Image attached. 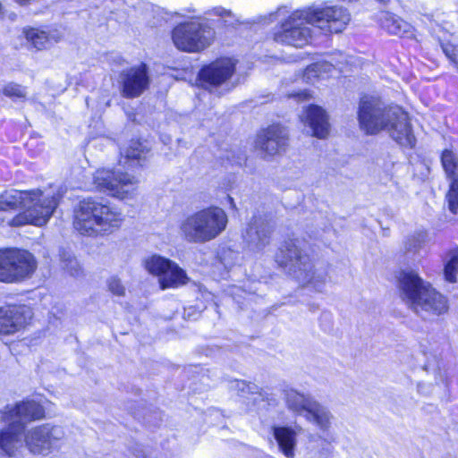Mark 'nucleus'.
Masks as SVG:
<instances>
[{"label":"nucleus","mask_w":458,"mask_h":458,"mask_svg":"<svg viewBox=\"0 0 458 458\" xmlns=\"http://www.w3.org/2000/svg\"><path fill=\"white\" fill-rule=\"evenodd\" d=\"M360 129L375 135L386 131L400 146L412 148L416 144L408 114L398 106H386L378 98L364 96L358 110Z\"/></svg>","instance_id":"obj_1"},{"label":"nucleus","mask_w":458,"mask_h":458,"mask_svg":"<svg viewBox=\"0 0 458 458\" xmlns=\"http://www.w3.org/2000/svg\"><path fill=\"white\" fill-rule=\"evenodd\" d=\"M350 13L339 6L310 7L294 12L282 24V30L275 34V40L282 44L301 47L311 38V30L307 24L331 33L342 32L350 21Z\"/></svg>","instance_id":"obj_2"},{"label":"nucleus","mask_w":458,"mask_h":458,"mask_svg":"<svg viewBox=\"0 0 458 458\" xmlns=\"http://www.w3.org/2000/svg\"><path fill=\"white\" fill-rule=\"evenodd\" d=\"M277 265L302 286H310L321 292L327 281V273L317 267L305 250V242L298 238L285 240L275 257Z\"/></svg>","instance_id":"obj_3"},{"label":"nucleus","mask_w":458,"mask_h":458,"mask_svg":"<svg viewBox=\"0 0 458 458\" xmlns=\"http://www.w3.org/2000/svg\"><path fill=\"white\" fill-rule=\"evenodd\" d=\"M403 302L423 319L446 312L447 300L413 270H402L397 276Z\"/></svg>","instance_id":"obj_4"},{"label":"nucleus","mask_w":458,"mask_h":458,"mask_svg":"<svg viewBox=\"0 0 458 458\" xmlns=\"http://www.w3.org/2000/svg\"><path fill=\"white\" fill-rule=\"evenodd\" d=\"M123 221L120 210L91 198L84 199L75 210L74 227L81 234H109L119 229Z\"/></svg>","instance_id":"obj_5"},{"label":"nucleus","mask_w":458,"mask_h":458,"mask_svg":"<svg viewBox=\"0 0 458 458\" xmlns=\"http://www.w3.org/2000/svg\"><path fill=\"white\" fill-rule=\"evenodd\" d=\"M227 216L218 207L203 208L188 216L180 225L183 240L191 243H205L216 238L226 227Z\"/></svg>","instance_id":"obj_6"},{"label":"nucleus","mask_w":458,"mask_h":458,"mask_svg":"<svg viewBox=\"0 0 458 458\" xmlns=\"http://www.w3.org/2000/svg\"><path fill=\"white\" fill-rule=\"evenodd\" d=\"M23 192L30 194V198L22 199L21 203L24 211L13 217L9 225L13 226H20L25 224H32L38 226L46 225L57 207L56 198L45 196L38 189L23 191Z\"/></svg>","instance_id":"obj_7"},{"label":"nucleus","mask_w":458,"mask_h":458,"mask_svg":"<svg viewBox=\"0 0 458 458\" xmlns=\"http://www.w3.org/2000/svg\"><path fill=\"white\" fill-rule=\"evenodd\" d=\"M213 30L199 21H189L177 25L172 32L175 47L185 52H199L208 47L213 38Z\"/></svg>","instance_id":"obj_8"},{"label":"nucleus","mask_w":458,"mask_h":458,"mask_svg":"<svg viewBox=\"0 0 458 458\" xmlns=\"http://www.w3.org/2000/svg\"><path fill=\"white\" fill-rule=\"evenodd\" d=\"M94 183L98 191L123 199L133 192L138 180L127 172H122L120 168H103L96 172Z\"/></svg>","instance_id":"obj_9"},{"label":"nucleus","mask_w":458,"mask_h":458,"mask_svg":"<svg viewBox=\"0 0 458 458\" xmlns=\"http://www.w3.org/2000/svg\"><path fill=\"white\" fill-rule=\"evenodd\" d=\"M64 437V431L62 427L44 424L27 431L24 443L32 454H47L58 446Z\"/></svg>","instance_id":"obj_10"},{"label":"nucleus","mask_w":458,"mask_h":458,"mask_svg":"<svg viewBox=\"0 0 458 458\" xmlns=\"http://www.w3.org/2000/svg\"><path fill=\"white\" fill-rule=\"evenodd\" d=\"M146 268L158 276L162 289L177 287L187 281L186 273L176 263L161 256L154 255L148 259Z\"/></svg>","instance_id":"obj_11"},{"label":"nucleus","mask_w":458,"mask_h":458,"mask_svg":"<svg viewBox=\"0 0 458 458\" xmlns=\"http://www.w3.org/2000/svg\"><path fill=\"white\" fill-rule=\"evenodd\" d=\"M235 64L231 59H219L204 66L199 72L200 87L209 91L225 83L234 72Z\"/></svg>","instance_id":"obj_12"},{"label":"nucleus","mask_w":458,"mask_h":458,"mask_svg":"<svg viewBox=\"0 0 458 458\" xmlns=\"http://www.w3.org/2000/svg\"><path fill=\"white\" fill-rule=\"evenodd\" d=\"M121 94L127 98L140 97L149 86L148 67L142 64L124 70L120 74Z\"/></svg>","instance_id":"obj_13"},{"label":"nucleus","mask_w":458,"mask_h":458,"mask_svg":"<svg viewBox=\"0 0 458 458\" xmlns=\"http://www.w3.org/2000/svg\"><path fill=\"white\" fill-rule=\"evenodd\" d=\"M274 225L262 216H254L242 233V238L248 249L260 251L269 243Z\"/></svg>","instance_id":"obj_14"},{"label":"nucleus","mask_w":458,"mask_h":458,"mask_svg":"<svg viewBox=\"0 0 458 458\" xmlns=\"http://www.w3.org/2000/svg\"><path fill=\"white\" fill-rule=\"evenodd\" d=\"M288 140V131L285 128L272 125L258 135L256 147L265 156H275L285 150Z\"/></svg>","instance_id":"obj_15"},{"label":"nucleus","mask_w":458,"mask_h":458,"mask_svg":"<svg viewBox=\"0 0 458 458\" xmlns=\"http://www.w3.org/2000/svg\"><path fill=\"white\" fill-rule=\"evenodd\" d=\"M441 163L447 176L452 178L446 194L448 208L453 214H458V158L453 151L445 149L441 155Z\"/></svg>","instance_id":"obj_16"},{"label":"nucleus","mask_w":458,"mask_h":458,"mask_svg":"<svg viewBox=\"0 0 458 458\" xmlns=\"http://www.w3.org/2000/svg\"><path fill=\"white\" fill-rule=\"evenodd\" d=\"M8 256H13L15 260L12 261L10 268L13 275L12 283L20 282L30 278L37 268V261L34 256L27 250L8 249Z\"/></svg>","instance_id":"obj_17"},{"label":"nucleus","mask_w":458,"mask_h":458,"mask_svg":"<svg viewBox=\"0 0 458 458\" xmlns=\"http://www.w3.org/2000/svg\"><path fill=\"white\" fill-rule=\"evenodd\" d=\"M44 408L35 401H25L17 403L4 412L5 420L17 421L25 427V424L44 417Z\"/></svg>","instance_id":"obj_18"},{"label":"nucleus","mask_w":458,"mask_h":458,"mask_svg":"<svg viewBox=\"0 0 458 458\" xmlns=\"http://www.w3.org/2000/svg\"><path fill=\"white\" fill-rule=\"evenodd\" d=\"M300 117L301 122L310 127L313 136L324 139L328 135V117L322 107L310 105Z\"/></svg>","instance_id":"obj_19"},{"label":"nucleus","mask_w":458,"mask_h":458,"mask_svg":"<svg viewBox=\"0 0 458 458\" xmlns=\"http://www.w3.org/2000/svg\"><path fill=\"white\" fill-rule=\"evenodd\" d=\"M8 426L0 431V451L13 456L16 450L22 445L24 433V426L17 421H11Z\"/></svg>","instance_id":"obj_20"},{"label":"nucleus","mask_w":458,"mask_h":458,"mask_svg":"<svg viewBox=\"0 0 458 458\" xmlns=\"http://www.w3.org/2000/svg\"><path fill=\"white\" fill-rule=\"evenodd\" d=\"M26 324V318L21 308H0V335H13Z\"/></svg>","instance_id":"obj_21"},{"label":"nucleus","mask_w":458,"mask_h":458,"mask_svg":"<svg viewBox=\"0 0 458 458\" xmlns=\"http://www.w3.org/2000/svg\"><path fill=\"white\" fill-rule=\"evenodd\" d=\"M148 150V147L145 142L140 140H131L128 146L121 150L119 165L123 164L125 165L128 164L129 167L142 165V162L145 161Z\"/></svg>","instance_id":"obj_22"},{"label":"nucleus","mask_w":458,"mask_h":458,"mask_svg":"<svg viewBox=\"0 0 458 458\" xmlns=\"http://www.w3.org/2000/svg\"><path fill=\"white\" fill-rule=\"evenodd\" d=\"M284 398L286 407L297 415L304 416L315 399L309 394H301L295 389L284 391Z\"/></svg>","instance_id":"obj_23"},{"label":"nucleus","mask_w":458,"mask_h":458,"mask_svg":"<svg viewBox=\"0 0 458 458\" xmlns=\"http://www.w3.org/2000/svg\"><path fill=\"white\" fill-rule=\"evenodd\" d=\"M273 433L282 453L287 458H294L296 432L289 427H274Z\"/></svg>","instance_id":"obj_24"},{"label":"nucleus","mask_w":458,"mask_h":458,"mask_svg":"<svg viewBox=\"0 0 458 458\" xmlns=\"http://www.w3.org/2000/svg\"><path fill=\"white\" fill-rule=\"evenodd\" d=\"M304 418L308 421L315 424L321 430L326 431L330 428L334 417L326 406L315 400L308 411L304 414Z\"/></svg>","instance_id":"obj_25"},{"label":"nucleus","mask_w":458,"mask_h":458,"mask_svg":"<svg viewBox=\"0 0 458 458\" xmlns=\"http://www.w3.org/2000/svg\"><path fill=\"white\" fill-rule=\"evenodd\" d=\"M379 21L381 27L393 35L402 37L409 33L411 29V24L391 13H381Z\"/></svg>","instance_id":"obj_26"},{"label":"nucleus","mask_w":458,"mask_h":458,"mask_svg":"<svg viewBox=\"0 0 458 458\" xmlns=\"http://www.w3.org/2000/svg\"><path fill=\"white\" fill-rule=\"evenodd\" d=\"M59 256L61 267L65 273L72 277L83 276V269L81 264L71 251L62 249Z\"/></svg>","instance_id":"obj_27"},{"label":"nucleus","mask_w":458,"mask_h":458,"mask_svg":"<svg viewBox=\"0 0 458 458\" xmlns=\"http://www.w3.org/2000/svg\"><path fill=\"white\" fill-rule=\"evenodd\" d=\"M30 198L23 191L10 190L0 195V210L16 209L21 208L22 199Z\"/></svg>","instance_id":"obj_28"},{"label":"nucleus","mask_w":458,"mask_h":458,"mask_svg":"<svg viewBox=\"0 0 458 458\" xmlns=\"http://www.w3.org/2000/svg\"><path fill=\"white\" fill-rule=\"evenodd\" d=\"M231 384V387L235 390L240 396L248 397L249 394H257L262 400H265V398L267 399V394L253 383L244 380H234Z\"/></svg>","instance_id":"obj_29"},{"label":"nucleus","mask_w":458,"mask_h":458,"mask_svg":"<svg viewBox=\"0 0 458 458\" xmlns=\"http://www.w3.org/2000/svg\"><path fill=\"white\" fill-rule=\"evenodd\" d=\"M26 38L37 50L47 48L50 43L46 31L34 28L26 31Z\"/></svg>","instance_id":"obj_30"},{"label":"nucleus","mask_w":458,"mask_h":458,"mask_svg":"<svg viewBox=\"0 0 458 458\" xmlns=\"http://www.w3.org/2000/svg\"><path fill=\"white\" fill-rule=\"evenodd\" d=\"M15 259L8 256V249L0 250V281L4 283H12L13 275L8 267L12 265V261Z\"/></svg>","instance_id":"obj_31"},{"label":"nucleus","mask_w":458,"mask_h":458,"mask_svg":"<svg viewBox=\"0 0 458 458\" xmlns=\"http://www.w3.org/2000/svg\"><path fill=\"white\" fill-rule=\"evenodd\" d=\"M3 94L11 98H25L27 92L25 87L10 82L6 84L3 89Z\"/></svg>","instance_id":"obj_32"},{"label":"nucleus","mask_w":458,"mask_h":458,"mask_svg":"<svg viewBox=\"0 0 458 458\" xmlns=\"http://www.w3.org/2000/svg\"><path fill=\"white\" fill-rule=\"evenodd\" d=\"M107 285L109 291L117 296H123L125 294V287L121 283V280L117 278L116 276H112L107 281Z\"/></svg>","instance_id":"obj_33"},{"label":"nucleus","mask_w":458,"mask_h":458,"mask_svg":"<svg viewBox=\"0 0 458 458\" xmlns=\"http://www.w3.org/2000/svg\"><path fill=\"white\" fill-rule=\"evenodd\" d=\"M441 47H442L443 52L445 53V55H446V57L448 59H450L454 63L458 62V58H457L458 57V48L455 46L446 43V44H442Z\"/></svg>","instance_id":"obj_34"},{"label":"nucleus","mask_w":458,"mask_h":458,"mask_svg":"<svg viewBox=\"0 0 458 458\" xmlns=\"http://www.w3.org/2000/svg\"><path fill=\"white\" fill-rule=\"evenodd\" d=\"M458 267H454V265L446 263L445 266V277L450 283H454L456 281V272Z\"/></svg>","instance_id":"obj_35"},{"label":"nucleus","mask_w":458,"mask_h":458,"mask_svg":"<svg viewBox=\"0 0 458 458\" xmlns=\"http://www.w3.org/2000/svg\"><path fill=\"white\" fill-rule=\"evenodd\" d=\"M421 241L419 236H411L407 240L406 249L409 251H415L420 247Z\"/></svg>","instance_id":"obj_36"},{"label":"nucleus","mask_w":458,"mask_h":458,"mask_svg":"<svg viewBox=\"0 0 458 458\" xmlns=\"http://www.w3.org/2000/svg\"><path fill=\"white\" fill-rule=\"evenodd\" d=\"M450 259L447 263L454 265V267H458V248L450 252Z\"/></svg>","instance_id":"obj_37"},{"label":"nucleus","mask_w":458,"mask_h":458,"mask_svg":"<svg viewBox=\"0 0 458 458\" xmlns=\"http://www.w3.org/2000/svg\"><path fill=\"white\" fill-rule=\"evenodd\" d=\"M211 13L218 16H230L232 14L230 10H225L223 7H216L211 11Z\"/></svg>","instance_id":"obj_38"},{"label":"nucleus","mask_w":458,"mask_h":458,"mask_svg":"<svg viewBox=\"0 0 458 458\" xmlns=\"http://www.w3.org/2000/svg\"><path fill=\"white\" fill-rule=\"evenodd\" d=\"M309 93L307 91H301L294 94H291L289 97L297 98L298 100L307 99L309 98Z\"/></svg>","instance_id":"obj_39"},{"label":"nucleus","mask_w":458,"mask_h":458,"mask_svg":"<svg viewBox=\"0 0 458 458\" xmlns=\"http://www.w3.org/2000/svg\"><path fill=\"white\" fill-rule=\"evenodd\" d=\"M30 0H15V2L19 4H25L26 3H28Z\"/></svg>","instance_id":"obj_40"},{"label":"nucleus","mask_w":458,"mask_h":458,"mask_svg":"<svg viewBox=\"0 0 458 458\" xmlns=\"http://www.w3.org/2000/svg\"><path fill=\"white\" fill-rule=\"evenodd\" d=\"M280 10H281V9H278V11H277L276 13H270V14H269V17L271 18V17L275 16V15H276V14Z\"/></svg>","instance_id":"obj_41"},{"label":"nucleus","mask_w":458,"mask_h":458,"mask_svg":"<svg viewBox=\"0 0 458 458\" xmlns=\"http://www.w3.org/2000/svg\"><path fill=\"white\" fill-rule=\"evenodd\" d=\"M228 199L230 200V202L233 204V198L229 197L228 196Z\"/></svg>","instance_id":"obj_42"},{"label":"nucleus","mask_w":458,"mask_h":458,"mask_svg":"<svg viewBox=\"0 0 458 458\" xmlns=\"http://www.w3.org/2000/svg\"><path fill=\"white\" fill-rule=\"evenodd\" d=\"M381 3H387L389 0H378Z\"/></svg>","instance_id":"obj_43"}]
</instances>
